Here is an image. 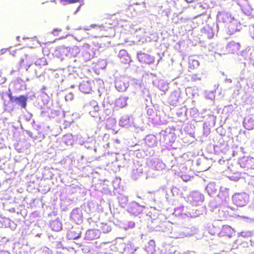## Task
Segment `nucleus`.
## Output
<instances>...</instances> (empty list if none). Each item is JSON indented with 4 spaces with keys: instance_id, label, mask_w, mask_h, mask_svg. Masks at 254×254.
I'll return each mask as SVG.
<instances>
[{
    "instance_id": "17",
    "label": "nucleus",
    "mask_w": 254,
    "mask_h": 254,
    "mask_svg": "<svg viewBox=\"0 0 254 254\" xmlns=\"http://www.w3.org/2000/svg\"><path fill=\"white\" fill-rule=\"evenodd\" d=\"M79 237H80L79 234H78V235H77V236H72V238L73 239H76L78 238Z\"/></svg>"
},
{
    "instance_id": "16",
    "label": "nucleus",
    "mask_w": 254,
    "mask_h": 254,
    "mask_svg": "<svg viewBox=\"0 0 254 254\" xmlns=\"http://www.w3.org/2000/svg\"><path fill=\"white\" fill-rule=\"evenodd\" d=\"M250 32L252 37L254 39V24L253 25L252 28L250 29Z\"/></svg>"
},
{
    "instance_id": "3",
    "label": "nucleus",
    "mask_w": 254,
    "mask_h": 254,
    "mask_svg": "<svg viewBox=\"0 0 254 254\" xmlns=\"http://www.w3.org/2000/svg\"><path fill=\"white\" fill-rule=\"evenodd\" d=\"M94 83L90 81H83L79 85L80 90L84 93H90L92 90Z\"/></svg>"
},
{
    "instance_id": "1",
    "label": "nucleus",
    "mask_w": 254,
    "mask_h": 254,
    "mask_svg": "<svg viewBox=\"0 0 254 254\" xmlns=\"http://www.w3.org/2000/svg\"><path fill=\"white\" fill-rule=\"evenodd\" d=\"M233 201L239 207L245 206L249 201V196L246 193H236L233 195Z\"/></svg>"
},
{
    "instance_id": "12",
    "label": "nucleus",
    "mask_w": 254,
    "mask_h": 254,
    "mask_svg": "<svg viewBox=\"0 0 254 254\" xmlns=\"http://www.w3.org/2000/svg\"><path fill=\"white\" fill-rule=\"evenodd\" d=\"M218 196L221 199H225L226 198L228 197L229 195L227 192H225L224 191H221L219 193Z\"/></svg>"
},
{
    "instance_id": "11",
    "label": "nucleus",
    "mask_w": 254,
    "mask_h": 254,
    "mask_svg": "<svg viewBox=\"0 0 254 254\" xmlns=\"http://www.w3.org/2000/svg\"><path fill=\"white\" fill-rule=\"evenodd\" d=\"M199 65V62L195 60H193L189 63V68L191 69H193L196 68Z\"/></svg>"
},
{
    "instance_id": "4",
    "label": "nucleus",
    "mask_w": 254,
    "mask_h": 254,
    "mask_svg": "<svg viewBox=\"0 0 254 254\" xmlns=\"http://www.w3.org/2000/svg\"><path fill=\"white\" fill-rule=\"evenodd\" d=\"M137 58L141 63L144 64H150L154 61V58L144 53L138 54Z\"/></svg>"
},
{
    "instance_id": "2",
    "label": "nucleus",
    "mask_w": 254,
    "mask_h": 254,
    "mask_svg": "<svg viewBox=\"0 0 254 254\" xmlns=\"http://www.w3.org/2000/svg\"><path fill=\"white\" fill-rule=\"evenodd\" d=\"M8 96L11 103H14L16 102V103L19 105L22 108H26L27 98L24 95H20L19 97H14L12 95L11 92H9L8 94Z\"/></svg>"
},
{
    "instance_id": "14",
    "label": "nucleus",
    "mask_w": 254,
    "mask_h": 254,
    "mask_svg": "<svg viewBox=\"0 0 254 254\" xmlns=\"http://www.w3.org/2000/svg\"><path fill=\"white\" fill-rule=\"evenodd\" d=\"M61 31L62 29L61 28H57L53 29L52 31V33L55 36H57L58 35V33Z\"/></svg>"
},
{
    "instance_id": "5",
    "label": "nucleus",
    "mask_w": 254,
    "mask_h": 254,
    "mask_svg": "<svg viewBox=\"0 0 254 254\" xmlns=\"http://www.w3.org/2000/svg\"><path fill=\"white\" fill-rule=\"evenodd\" d=\"M240 44L235 41L230 42L227 46V49L229 53H235L240 50Z\"/></svg>"
},
{
    "instance_id": "18",
    "label": "nucleus",
    "mask_w": 254,
    "mask_h": 254,
    "mask_svg": "<svg viewBox=\"0 0 254 254\" xmlns=\"http://www.w3.org/2000/svg\"><path fill=\"white\" fill-rule=\"evenodd\" d=\"M187 2H189L188 0H185Z\"/></svg>"
},
{
    "instance_id": "13",
    "label": "nucleus",
    "mask_w": 254,
    "mask_h": 254,
    "mask_svg": "<svg viewBox=\"0 0 254 254\" xmlns=\"http://www.w3.org/2000/svg\"><path fill=\"white\" fill-rule=\"evenodd\" d=\"M39 254H51V251L47 248H44L40 251Z\"/></svg>"
},
{
    "instance_id": "9",
    "label": "nucleus",
    "mask_w": 254,
    "mask_h": 254,
    "mask_svg": "<svg viewBox=\"0 0 254 254\" xmlns=\"http://www.w3.org/2000/svg\"><path fill=\"white\" fill-rule=\"evenodd\" d=\"M115 86L119 91L125 90L127 88L126 84L123 83L121 79H118L116 81Z\"/></svg>"
},
{
    "instance_id": "6",
    "label": "nucleus",
    "mask_w": 254,
    "mask_h": 254,
    "mask_svg": "<svg viewBox=\"0 0 254 254\" xmlns=\"http://www.w3.org/2000/svg\"><path fill=\"white\" fill-rule=\"evenodd\" d=\"M234 233V230L231 227L228 225L224 226L220 232V234L222 236H227L228 237H231Z\"/></svg>"
},
{
    "instance_id": "10",
    "label": "nucleus",
    "mask_w": 254,
    "mask_h": 254,
    "mask_svg": "<svg viewBox=\"0 0 254 254\" xmlns=\"http://www.w3.org/2000/svg\"><path fill=\"white\" fill-rule=\"evenodd\" d=\"M51 225L52 226L53 229L55 231H58L62 228V224L59 221H54L51 224Z\"/></svg>"
},
{
    "instance_id": "7",
    "label": "nucleus",
    "mask_w": 254,
    "mask_h": 254,
    "mask_svg": "<svg viewBox=\"0 0 254 254\" xmlns=\"http://www.w3.org/2000/svg\"><path fill=\"white\" fill-rule=\"evenodd\" d=\"M86 237L89 240H94L99 237V232L97 229L88 230L86 233Z\"/></svg>"
},
{
    "instance_id": "15",
    "label": "nucleus",
    "mask_w": 254,
    "mask_h": 254,
    "mask_svg": "<svg viewBox=\"0 0 254 254\" xmlns=\"http://www.w3.org/2000/svg\"><path fill=\"white\" fill-rule=\"evenodd\" d=\"M62 1L65 2L69 3H76L80 1V0H61Z\"/></svg>"
},
{
    "instance_id": "8",
    "label": "nucleus",
    "mask_w": 254,
    "mask_h": 254,
    "mask_svg": "<svg viewBox=\"0 0 254 254\" xmlns=\"http://www.w3.org/2000/svg\"><path fill=\"white\" fill-rule=\"evenodd\" d=\"M245 127L249 130L254 128V116L249 117L244 121Z\"/></svg>"
}]
</instances>
